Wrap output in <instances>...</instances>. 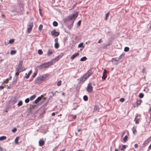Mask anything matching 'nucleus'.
Instances as JSON below:
<instances>
[{"instance_id": "obj_1", "label": "nucleus", "mask_w": 151, "mask_h": 151, "mask_svg": "<svg viewBox=\"0 0 151 151\" xmlns=\"http://www.w3.org/2000/svg\"><path fill=\"white\" fill-rule=\"evenodd\" d=\"M79 12H76V13L70 15L68 16L66 19L67 22L70 23L67 25V27L69 29H70L73 27L74 21L75 19L77 17Z\"/></svg>"}, {"instance_id": "obj_2", "label": "nucleus", "mask_w": 151, "mask_h": 151, "mask_svg": "<svg viewBox=\"0 0 151 151\" xmlns=\"http://www.w3.org/2000/svg\"><path fill=\"white\" fill-rule=\"evenodd\" d=\"M53 63L52 61H48L38 66V68L40 70H45L49 66H51Z\"/></svg>"}, {"instance_id": "obj_3", "label": "nucleus", "mask_w": 151, "mask_h": 151, "mask_svg": "<svg viewBox=\"0 0 151 151\" xmlns=\"http://www.w3.org/2000/svg\"><path fill=\"white\" fill-rule=\"evenodd\" d=\"M33 26V23L30 22L27 25V32L30 33L32 29V28Z\"/></svg>"}, {"instance_id": "obj_4", "label": "nucleus", "mask_w": 151, "mask_h": 151, "mask_svg": "<svg viewBox=\"0 0 151 151\" xmlns=\"http://www.w3.org/2000/svg\"><path fill=\"white\" fill-rule=\"evenodd\" d=\"M93 87L90 83L88 84L87 88V91L88 92H91L93 90Z\"/></svg>"}, {"instance_id": "obj_5", "label": "nucleus", "mask_w": 151, "mask_h": 151, "mask_svg": "<svg viewBox=\"0 0 151 151\" xmlns=\"http://www.w3.org/2000/svg\"><path fill=\"white\" fill-rule=\"evenodd\" d=\"M85 75L83 74L80 78L78 79L80 82L83 83L87 79Z\"/></svg>"}, {"instance_id": "obj_6", "label": "nucleus", "mask_w": 151, "mask_h": 151, "mask_svg": "<svg viewBox=\"0 0 151 151\" xmlns=\"http://www.w3.org/2000/svg\"><path fill=\"white\" fill-rule=\"evenodd\" d=\"M43 81L41 77L40 76L38 77L36 79L35 81V84H39L40 83L41 81Z\"/></svg>"}, {"instance_id": "obj_7", "label": "nucleus", "mask_w": 151, "mask_h": 151, "mask_svg": "<svg viewBox=\"0 0 151 151\" xmlns=\"http://www.w3.org/2000/svg\"><path fill=\"white\" fill-rule=\"evenodd\" d=\"M93 74V73L91 72V70H88L87 73L86 74H84L85 75V76H86V77L87 78H88L91 75Z\"/></svg>"}, {"instance_id": "obj_8", "label": "nucleus", "mask_w": 151, "mask_h": 151, "mask_svg": "<svg viewBox=\"0 0 151 151\" xmlns=\"http://www.w3.org/2000/svg\"><path fill=\"white\" fill-rule=\"evenodd\" d=\"M51 32L52 35H54L55 36H58L59 34V33L58 32H56L55 30V29L51 31Z\"/></svg>"}, {"instance_id": "obj_9", "label": "nucleus", "mask_w": 151, "mask_h": 151, "mask_svg": "<svg viewBox=\"0 0 151 151\" xmlns=\"http://www.w3.org/2000/svg\"><path fill=\"white\" fill-rule=\"evenodd\" d=\"M49 76V75L48 74H45L41 75L40 76L41 77L43 81L47 78Z\"/></svg>"}, {"instance_id": "obj_10", "label": "nucleus", "mask_w": 151, "mask_h": 151, "mask_svg": "<svg viewBox=\"0 0 151 151\" xmlns=\"http://www.w3.org/2000/svg\"><path fill=\"white\" fill-rule=\"evenodd\" d=\"M55 47L56 49H58L59 47V44L58 43V38H56L55 39Z\"/></svg>"}, {"instance_id": "obj_11", "label": "nucleus", "mask_w": 151, "mask_h": 151, "mask_svg": "<svg viewBox=\"0 0 151 151\" xmlns=\"http://www.w3.org/2000/svg\"><path fill=\"white\" fill-rule=\"evenodd\" d=\"M22 71V68L18 67L16 69V74H17V73H20Z\"/></svg>"}, {"instance_id": "obj_12", "label": "nucleus", "mask_w": 151, "mask_h": 151, "mask_svg": "<svg viewBox=\"0 0 151 151\" xmlns=\"http://www.w3.org/2000/svg\"><path fill=\"white\" fill-rule=\"evenodd\" d=\"M17 99L15 97L13 98L12 99V104L13 105L17 103Z\"/></svg>"}, {"instance_id": "obj_13", "label": "nucleus", "mask_w": 151, "mask_h": 151, "mask_svg": "<svg viewBox=\"0 0 151 151\" xmlns=\"http://www.w3.org/2000/svg\"><path fill=\"white\" fill-rule=\"evenodd\" d=\"M79 55L78 53H76L72 55L70 57V59L72 60H73L76 57Z\"/></svg>"}, {"instance_id": "obj_14", "label": "nucleus", "mask_w": 151, "mask_h": 151, "mask_svg": "<svg viewBox=\"0 0 151 151\" xmlns=\"http://www.w3.org/2000/svg\"><path fill=\"white\" fill-rule=\"evenodd\" d=\"M44 143V141L41 139H40L39 142V145L40 146H43Z\"/></svg>"}, {"instance_id": "obj_15", "label": "nucleus", "mask_w": 151, "mask_h": 151, "mask_svg": "<svg viewBox=\"0 0 151 151\" xmlns=\"http://www.w3.org/2000/svg\"><path fill=\"white\" fill-rule=\"evenodd\" d=\"M126 145H120L119 146V148L121 150H124L126 148Z\"/></svg>"}, {"instance_id": "obj_16", "label": "nucleus", "mask_w": 151, "mask_h": 151, "mask_svg": "<svg viewBox=\"0 0 151 151\" xmlns=\"http://www.w3.org/2000/svg\"><path fill=\"white\" fill-rule=\"evenodd\" d=\"M112 62L114 63V64H117L119 62V60L116 59L114 58H112Z\"/></svg>"}, {"instance_id": "obj_17", "label": "nucleus", "mask_w": 151, "mask_h": 151, "mask_svg": "<svg viewBox=\"0 0 151 151\" xmlns=\"http://www.w3.org/2000/svg\"><path fill=\"white\" fill-rule=\"evenodd\" d=\"M41 97H38L35 101V104H37L38 103L41 99Z\"/></svg>"}, {"instance_id": "obj_18", "label": "nucleus", "mask_w": 151, "mask_h": 151, "mask_svg": "<svg viewBox=\"0 0 151 151\" xmlns=\"http://www.w3.org/2000/svg\"><path fill=\"white\" fill-rule=\"evenodd\" d=\"M151 141V136L149 138H148L146 141H145L144 142L143 144L144 145L146 144L147 143H148V142H149Z\"/></svg>"}, {"instance_id": "obj_19", "label": "nucleus", "mask_w": 151, "mask_h": 151, "mask_svg": "<svg viewBox=\"0 0 151 151\" xmlns=\"http://www.w3.org/2000/svg\"><path fill=\"white\" fill-rule=\"evenodd\" d=\"M136 127L134 126L132 129V130L133 133L134 134H135L137 133V131L136 130Z\"/></svg>"}, {"instance_id": "obj_20", "label": "nucleus", "mask_w": 151, "mask_h": 151, "mask_svg": "<svg viewBox=\"0 0 151 151\" xmlns=\"http://www.w3.org/2000/svg\"><path fill=\"white\" fill-rule=\"evenodd\" d=\"M32 70H30L29 71V72L28 74V75L26 76V79H28L29 77V76L32 73Z\"/></svg>"}, {"instance_id": "obj_21", "label": "nucleus", "mask_w": 151, "mask_h": 151, "mask_svg": "<svg viewBox=\"0 0 151 151\" xmlns=\"http://www.w3.org/2000/svg\"><path fill=\"white\" fill-rule=\"evenodd\" d=\"M19 137H17L14 140V142L16 144H19V142H18V141L19 140Z\"/></svg>"}, {"instance_id": "obj_22", "label": "nucleus", "mask_w": 151, "mask_h": 151, "mask_svg": "<svg viewBox=\"0 0 151 151\" xmlns=\"http://www.w3.org/2000/svg\"><path fill=\"white\" fill-rule=\"evenodd\" d=\"M36 96L35 95H33L30 97L29 99L30 101H32L35 98Z\"/></svg>"}, {"instance_id": "obj_23", "label": "nucleus", "mask_w": 151, "mask_h": 151, "mask_svg": "<svg viewBox=\"0 0 151 151\" xmlns=\"http://www.w3.org/2000/svg\"><path fill=\"white\" fill-rule=\"evenodd\" d=\"M6 137L5 136H3L0 137V140L2 141L5 139H6Z\"/></svg>"}, {"instance_id": "obj_24", "label": "nucleus", "mask_w": 151, "mask_h": 151, "mask_svg": "<svg viewBox=\"0 0 151 151\" xmlns=\"http://www.w3.org/2000/svg\"><path fill=\"white\" fill-rule=\"evenodd\" d=\"M99 110V107L97 106H95L94 108V111H96Z\"/></svg>"}, {"instance_id": "obj_25", "label": "nucleus", "mask_w": 151, "mask_h": 151, "mask_svg": "<svg viewBox=\"0 0 151 151\" xmlns=\"http://www.w3.org/2000/svg\"><path fill=\"white\" fill-rule=\"evenodd\" d=\"M23 61L22 60L19 61V64L18 65V67H20V68H22V64L23 63Z\"/></svg>"}, {"instance_id": "obj_26", "label": "nucleus", "mask_w": 151, "mask_h": 151, "mask_svg": "<svg viewBox=\"0 0 151 151\" xmlns=\"http://www.w3.org/2000/svg\"><path fill=\"white\" fill-rule=\"evenodd\" d=\"M137 116H136V117L134 121H135V123L136 124H138L139 123V119H137Z\"/></svg>"}, {"instance_id": "obj_27", "label": "nucleus", "mask_w": 151, "mask_h": 151, "mask_svg": "<svg viewBox=\"0 0 151 151\" xmlns=\"http://www.w3.org/2000/svg\"><path fill=\"white\" fill-rule=\"evenodd\" d=\"M83 43L82 42L80 43L78 46V47H79V48L83 47V48H84V47L83 46Z\"/></svg>"}, {"instance_id": "obj_28", "label": "nucleus", "mask_w": 151, "mask_h": 151, "mask_svg": "<svg viewBox=\"0 0 151 151\" xmlns=\"http://www.w3.org/2000/svg\"><path fill=\"white\" fill-rule=\"evenodd\" d=\"M53 25L54 27H56L58 25V23L56 21H54L53 22Z\"/></svg>"}, {"instance_id": "obj_29", "label": "nucleus", "mask_w": 151, "mask_h": 151, "mask_svg": "<svg viewBox=\"0 0 151 151\" xmlns=\"http://www.w3.org/2000/svg\"><path fill=\"white\" fill-rule=\"evenodd\" d=\"M16 53V51L14 50H11L10 52V54L11 55L15 54Z\"/></svg>"}, {"instance_id": "obj_30", "label": "nucleus", "mask_w": 151, "mask_h": 151, "mask_svg": "<svg viewBox=\"0 0 151 151\" xmlns=\"http://www.w3.org/2000/svg\"><path fill=\"white\" fill-rule=\"evenodd\" d=\"M142 102L141 100L137 101L136 102V104L137 105H140Z\"/></svg>"}, {"instance_id": "obj_31", "label": "nucleus", "mask_w": 151, "mask_h": 151, "mask_svg": "<svg viewBox=\"0 0 151 151\" xmlns=\"http://www.w3.org/2000/svg\"><path fill=\"white\" fill-rule=\"evenodd\" d=\"M83 99L85 101H87L88 100V97L86 95H85L83 96Z\"/></svg>"}, {"instance_id": "obj_32", "label": "nucleus", "mask_w": 151, "mask_h": 151, "mask_svg": "<svg viewBox=\"0 0 151 151\" xmlns=\"http://www.w3.org/2000/svg\"><path fill=\"white\" fill-rule=\"evenodd\" d=\"M61 82H62V81H61L60 80V81H58V82L57 83V86H61Z\"/></svg>"}, {"instance_id": "obj_33", "label": "nucleus", "mask_w": 151, "mask_h": 151, "mask_svg": "<svg viewBox=\"0 0 151 151\" xmlns=\"http://www.w3.org/2000/svg\"><path fill=\"white\" fill-rule=\"evenodd\" d=\"M127 136L126 135L123 139V141L124 142H126L127 140Z\"/></svg>"}, {"instance_id": "obj_34", "label": "nucleus", "mask_w": 151, "mask_h": 151, "mask_svg": "<svg viewBox=\"0 0 151 151\" xmlns=\"http://www.w3.org/2000/svg\"><path fill=\"white\" fill-rule=\"evenodd\" d=\"M86 59L87 58L86 57H84L81 59L80 60L81 61H85L86 60Z\"/></svg>"}, {"instance_id": "obj_35", "label": "nucleus", "mask_w": 151, "mask_h": 151, "mask_svg": "<svg viewBox=\"0 0 151 151\" xmlns=\"http://www.w3.org/2000/svg\"><path fill=\"white\" fill-rule=\"evenodd\" d=\"M22 101H20L18 103L17 105L18 106H20L22 105Z\"/></svg>"}, {"instance_id": "obj_36", "label": "nucleus", "mask_w": 151, "mask_h": 151, "mask_svg": "<svg viewBox=\"0 0 151 151\" xmlns=\"http://www.w3.org/2000/svg\"><path fill=\"white\" fill-rule=\"evenodd\" d=\"M53 54V52L52 51H49L47 53V55L48 56H50Z\"/></svg>"}, {"instance_id": "obj_37", "label": "nucleus", "mask_w": 151, "mask_h": 151, "mask_svg": "<svg viewBox=\"0 0 151 151\" xmlns=\"http://www.w3.org/2000/svg\"><path fill=\"white\" fill-rule=\"evenodd\" d=\"M144 96V94L143 93H141L139 94V97L140 98H142Z\"/></svg>"}, {"instance_id": "obj_38", "label": "nucleus", "mask_w": 151, "mask_h": 151, "mask_svg": "<svg viewBox=\"0 0 151 151\" xmlns=\"http://www.w3.org/2000/svg\"><path fill=\"white\" fill-rule=\"evenodd\" d=\"M129 50V48L128 47H125L124 49V51L125 52H128Z\"/></svg>"}, {"instance_id": "obj_39", "label": "nucleus", "mask_w": 151, "mask_h": 151, "mask_svg": "<svg viewBox=\"0 0 151 151\" xmlns=\"http://www.w3.org/2000/svg\"><path fill=\"white\" fill-rule=\"evenodd\" d=\"M38 53L40 55L42 54L43 53V51L40 49L38 50Z\"/></svg>"}, {"instance_id": "obj_40", "label": "nucleus", "mask_w": 151, "mask_h": 151, "mask_svg": "<svg viewBox=\"0 0 151 151\" xmlns=\"http://www.w3.org/2000/svg\"><path fill=\"white\" fill-rule=\"evenodd\" d=\"M109 15V13H107L105 15V20H107V18L108 17Z\"/></svg>"}, {"instance_id": "obj_41", "label": "nucleus", "mask_w": 151, "mask_h": 151, "mask_svg": "<svg viewBox=\"0 0 151 151\" xmlns=\"http://www.w3.org/2000/svg\"><path fill=\"white\" fill-rule=\"evenodd\" d=\"M14 41V40L13 39L10 40L9 41V44L13 43Z\"/></svg>"}, {"instance_id": "obj_42", "label": "nucleus", "mask_w": 151, "mask_h": 151, "mask_svg": "<svg viewBox=\"0 0 151 151\" xmlns=\"http://www.w3.org/2000/svg\"><path fill=\"white\" fill-rule=\"evenodd\" d=\"M106 76H105V75L104 74H103V76H102V78L103 80H105L106 78Z\"/></svg>"}, {"instance_id": "obj_43", "label": "nucleus", "mask_w": 151, "mask_h": 151, "mask_svg": "<svg viewBox=\"0 0 151 151\" xmlns=\"http://www.w3.org/2000/svg\"><path fill=\"white\" fill-rule=\"evenodd\" d=\"M29 99L27 98L25 100V102L26 103H28L29 102Z\"/></svg>"}, {"instance_id": "obj_44", "label": "nucleus", "mask_w": 151, "mask_h": 151, "mask_svg": "<svg viewBox=\"0 0 151 151\" xmlns=\"http://www.w3.org/2000/svg\"><path fill=\"white\" fill-rule=\"evenodd\" d=\"M42 27H43V25H42V24H40V25L39 26V28H38L39 29V30H41V29H42Z\"/></svg>"}, {"instance_id": "obj_45", "label": "nucleus", "mask_w": 151, "mask_h": 151, "mask_svg": "<svg viewBox=\"0 0 151 151\" xmlns=\"http://www.w3.org/2000/svg\"><path fill=\"white\" fill-rule=\"evenodd\" d=\"M60 56H58L57 57L55 58L54 59L55 60H58L60 59Z\"/></svg>"}, {"instance_id": "obj_46", "label": "nucleus", "mask_w": 151, "mask_h": 151, "mask_svg": "<svg viewBox=\"0 0 151 151\" xmlns=\"http://www.w3.org/2000/svg\"><path fill=\"white\" fill-rule=\"evenodd\" d=\"M56 92H57V91H55V92H51L53 96H55L56 95Z\"/></svg>"}, {"instance_id": "obj_47", "label": "nucleus", "mask_w": 151, "mask_h": 151, "mask_svg": "<svg viewBox=\"0 0 151 151\" xmlns=\"http://www.w3.org/2000/svg\"><path fill=\"white\" fill-rule=\"evenodd\" d=\"M17 130V128H14L12 129V131L13 132H16Z\"/></svg>"}, {"instance_id": "obj_48", "label": "nucleus", "mask_w": 151, "mask_h": 151, "mask_svg": "<svg viewBox=\"0 0 151 151\" xmlns=\"http://www.w3.org/2000/svg\"><path fill=\"white\" fill-rule=\"evenodd\" d=\"M148 112L150 114V118H151V106H150V107L149 109Z\"/></svg>"}, {"instance_id": "obj_49", "label": "nucleus", "mask_w": 151, "mask_h": 151, "mask_svg": "<svg viewBox=\"0 0 151 151\" xmlns=\"http://www.w3.org/2000/svg\"><path fill=\"white\" fill-rule=\"evenodd\" d=\"M124 98H122L120 99V101L121 102H123L124 101Z\"/></svg>"}, {"instance_id": "obj_50", "label": "nucleus", "mask_w": 151, "mask_h": 151, "mask_svg": "<svg viewBox=\"0 0 151 151\" xmlns=\"http://www.w3.org/2000/svg\"><path fill=\"white\" fill-rule=\"evenodd\" d=\"M37 73H34L33 75L32 76V77L33 78H35L37 75Z\"/></svg>"}, {"instance_id": "obj_51", "label": "nucleus", "mask_w": 151, "mask_h": 151, "mask_svg": "<svg viewBox=\"0 0 151 151\" xmlns=\"http://www.w3.org/2000/svg\"><path fill=\"white\" fill-rule=\"evenodd\" d=\"M81 23V21L80 20L77 23L78 26H79L80 25Z\"/></svg>"}, {"instance_id": "obj_52", "label": "nucleus", "mask_w": 151, "mask_h": 151, "mask_svg": "<svg viewBox=\"0 0 151 151\" xmlns=\"http://www.w3.org/2000/svg\"><path fill=\"white\" fill-rule=\"evenodd\" d=\"M79 106L78 105H77L74 106V108L73 109V110H75Z\"/></svg>"}, {"instance_id": "obj_53", "label": "nucleus", "mask_w": 151, "mask_h": 151, "mask_svg": "<svg viewBox=\"0 0 151 151\" xmlns=\"http://www.w3.org/2000/svg\"><path fill=\"white\" fill-rule=\"evenodd\" d=\"M103 42V41L101 40V39H100L99 41H98V42L99 43H100L102 42Z\"/></svg>"}, {"instance_id": "obj_54", "label": "nucleus", "mask_w": 151, "mask_h": 151, "mask_svg": "<svg viewBox=\"0 0 151 151\" xmlns=\"http://www.w3.org/2000/svg\"><path fill=\"white\" fill-rule=\"evenodd\" d=\"M67 40V38L66 37H64V39H63V40H64V42H66V40Z\"/></svg>"}, {"instance_id": "obj_55", "label": "nucleus", "mask_w": 151, "mask_h": 151, "mask_svg": "<svg viewBox=\"0 0 151 151\" xmlns=\"http://www.w3.org/2000/svg\"><path fill=\"white\" fill-rule=\"evenodd\" d=\"M134 147L137 148L138 147V145L137 144H135L134 145Z\"/></svg>"}, {"instance_id": "obj_56", "label": "nucleus", "mask_w": 151, "mask_h": 151, "mask_svg": "<svg viewBox=\"0 0 151 151\" xmlns=\"http://www.w3.org/2000/svg\"><path fill=\"white\" fill-rule=\"evenodd\" d=\"M4 87L3 86H0V89L1 90L4 89Z\"/></svg>"}, {"instance_id": "obj_57", "label": "nucleus", "mask_w": 151, "mask_h": 151, "mask_svg": "<svg viewBox=\"0 0 151 151\" xmlns=\"http://www.w3.org/2000/svg\"><path fill=\"white\" fill-rule=\"evenodd\" d=\"M123 55L122 54L121 55L119 58V60H120L122 58V56Z\"/></svg>"}, {"instance_id": "obj_58", "label": "nucleus", "mask_w": 151, "mask_h": 151, "mask_svg": "<svg viewBox=\"0 0 151 151\" xmlns=\"http://www.w3.org/2000/svg\"><path fill=\"white\" fill-rule=\"evenodd\" d=\"M151 149V145H150L148 147V150H150Z\"/></svg>"}, {"instance_id": "obj_59", "label": "nucleus", "mask_w": 151, "mask_h": 151, "mask_svg": "<svg viewBox=\"0 0 151 151\" xmlns=\"http://www.w3.org/2000/svg\"><path fill=\"white\" fill-rule=\"evenodd\" d=\"M107 72V70L106 69H105L104 70V74L105 73H106Z\"/></svg>"}, {"instance_id": "obj_60", "label": "nucleus", "mask_w": 151, "mask_h": 151, "mask_svg": "<svg viewBox=\"0 0 151 151\" xmlns=\"http://www.w3.org/2000/svg\"><path fill=\"white\" fill-rule=\"evenodd\" d=\"M4 82H5L6 83H7L8 82V80L7 79V80H6Z\"/></svg>"}, {"instance_id": "obj_61", "label": "nucleus", "mask_w": 151, "mask_h": 151, "mask_svg": "<svg viewBox=\"0 0 151 151\" xmlns=\"http://www.w3.org/2000/svg\"><path fill=\"white\" fill-rule=\"evenodd\" d=\"M41 10V9H39V13H40V15L42 16V14H41V11H40V10Z\"/></svg>"}, {"instance_id": "obj_62", "label": "nucleus", "mask_w": 151, "mask_h": 151, "mask_svg": "<svg viewBox=\"0 0 151 151\" xmlns=\"http://www.w3.org/2000/svg\"><path fill=\"white\" fill-rule=\"evenodd\" d=\"M76 118V116H73V119H75Z\"/></svg>"}, {"instance_id": "obj_63", "label": "nucleus", "mask_w": 151, "mask_h": 151, "mask_svg": "<svg viewBox=\"0 0 151 151\" xmlns=\"http://www.w3.org/2000/svg\"><path fill=\"white\" fill-rule=\"evenodd\" d=\"M22 6H21V11H22L23 10V7H22Z\"/></svg>"}, {"instance_id": "obj_64", "label": "nucleus", "mask_w": 151, "mask_h": 151, "mask_svg": "<svg viewBox=\"0 0 151 151\" xmlns=\"http://www.w3.org/2000/svg\"><path fill=\"white\" fill-rule=\"evenodd\" d=\"M1 16L2 17H5V15L3 14H1Z\"/></svg>"}]
</instances>
